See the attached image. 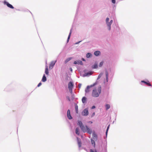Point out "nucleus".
Segmentation results:
<instances>
[{"instance_id":"9d476101","label":"nucleus","mask_w":152,"mask_h":152,"mask_svg":"<svg viewBox=\"0 0 152 152\" xmlns=\"http://www.w3.org/2000/svg\"><path fill=\"white\" fill-rule=\"evenodd\" d=\"M56 62V61H53L51 62L49 65V68L50 69H52L53 68Z\"/></svg>"},{"instance_id":"c9c22d12","label":"nucleus","mask_w":152,"mask_h":152,"mask_svg":"<svg viewBox=\"0 0 152 152\" xmlns=\"http://www.w3.org/2000/svg\"><path fill=\"white\" fill-rule=\"evenodd\" d=\"M95 108V106H93L92 107V109H94Z\"/></svg>"},{"instance_id":"473e14b6","label":"nucleus","mask_w":152,"mask_h":152,"mask_svg":"<svg viewBox=\"0 0 152 152\" xmlns=\"http://www.w3.org/2000/svg\"><path fill=\"white\" fill-rule=\"evenodd\" d=\"M112 2L113 3L115 4V0H112Z\"/></svg>"},{"instance_id":"1a4fd4ad","label":"nucleus","mask_w":152,"mask_h":152,"mask_svg":"<svg viewBox=\"0 0 152 152\" xmlns=\"http://www.w3.org/2000/svg\"><path fill=\"white\" fill-rule=\"evenodd\" d=\"M95 85V83L93 85H91L90 86H88L85 90V92L86 93L90 91L89 89L90 88L94 86Z\"/></svg>"},{"instance_id":"0eeeda50","label":"nucleus","mask_w":152,"mask_h":152,"mask_svg":"<svg viewBox=\"0 0 152 152\" xmlns=\"http://www.w3.org/2000/svg\"><path fill=\"white\" fill-rule=\"evenodd\" d=\"M4 4L6 5L8 7L12 9L14 8V7L11 4H10L8 2L6 1H4Z\"/></svg>"},{"instance_id":"dca6fc26","label":"nucleus","mask_w":152,"mask_h":152,"mask_svg":"<svg viewBox=\"0 0 152 152\" xmlns=\"http://www.w3.org/2000/svg\"><path fill=\"white\" fill-rule=\"evenodd\" d=\"M100 53V52L99 51H96L94 52V54L96 56H98L99 55Z\"/></svg>"},{"instance_id":"7ed1b4c3","label":"nucleus","mask_w":152,"mask_h":152,"mask_svg":"<svg viewBox=\"0 0 152 152\" xmlns=\"http://www.w3.org/2000/svg\"><path fill=\"white\" fill-rule=\"evenodd\" d=\"M96 143H91L90 145V152H97L95 148Z\"/></svg>"},{"instance_id":"72a5a7b5","label":"nucleus","mask_w":152,"mask_h":152,"mask_svg":"<svg viewBox=\"0 0 152 152\" xmlns=\"http://www.w3.org/2000/svg\"><path fill=\"white\" fill-rule=\"evenodd\" d=\"M74 64H78V63L77 62V61H75L74 63Z\"/></svg>"},{"instance_id":"20e7f679","label":"nucleus","mask_w":152,"mask_h":152,"mask_svg":"<svg viewBox=\"0 0 152 152\" xmlns=\"http://www.w3.org/2000/svg\"><path fill=\"white\" fill-rule=\"evenodd\" d=\"M92 138L91 139V142H95L96 141L97 139V135L94 133L92 134Z\"/></svg>"},{"instance_id":"4be33fe9","label":"nucleus","mask_w":152,"mask_h":152,"mask_svg":"<svg viewBox=\"0 0 152 152\" xmlns=\"http://www.w3.org/2000/svg\"><path fill=\"white\" fill-rule=\"evenodd\" d=\"M71 33H72V31H71V30L70 31V33L69 34V35L68 39H67V42H68L69 40V39L70 38V36H71Z\"/></svg>"},{"instance_id":"2f4dec72","label":"nucleus","mask_w":152,"mask_h":152,"mask_svg":"<svg viewBox=\"0 0 152 152\" xmlns=\"http://www.w3.org/2000/svg\"><path fill=\"white\" fill-rule=\"evenodd\" d=\"M42 85V83L40 82L37 85V87H39Z\"/></svg>"},{"instance_id":"f257e3e1","label":"nucleus","mask_w":152,"mask_h":152,"mask_svg":"<svg viewBox=\"0 0 152 152\" xmlns=\"http://www.w3.org/2000/svg\"><path fill=\"white\" fill-rule=\"evenodd\" d=\"M78 125L80 126L82 130L84 132H87L89 134L92 133V130L89 128L87 126L85 127L83 125L82 122L80 121H78Z\"/></svg>"},{"instance_id":"f704fd0d","label":"nucleus","mask_w":152,"mask_h":152,"mask_svg":"<svg viewBox=\"0 0 152 152\" xmlns=\"http://www.w3.org/2000/svg\"><path fill=\"white\" fill-rule=\"evenodd\" d=\"M66 98L69 101H70V99L68 96H67Z\"/></svg>"},{"instance_id":"cd10ccee","label":"nucleus","mask_w":152,"mask_h":152,"mask_svg":"<svg viewBox=\"0 0 152 152\" xmlns=\"http://www.w3.org/2000/svg\"><path fill=\"white\" fill-rule=\"evenodd\" d=\"M110 126V125H109L108 126V127H107V130H106V135H107V133L108 132V129H109Z\"/></svg>"},{"instance_id":"393cba45","label":"nucleus","mask_w":152,"mask_h":152,"mask_svg":"<svg viewBox=\"0 0 152 152\" xmlns=\"http://www.w3.org/2000/svg\"><path fill=\"white\" fill-rule=\"evenodd\" d=\"M92 74V72H89L86 75L87 76L91 75Z\"/></svg>"},{"instance_id":"9b49d317","label":"nucleus","mask_w":152,"mask_h":152,"mask_svg":"<svg viewBox=\"0 0 152 152\" xmlns=\"http://www.w3.org/2000/svg\"><path fill=\"white\" fill-rule=\"evenodd\" d=\"M67 117L69 119H72V117L70 115V110H68L67 111Z\"/></svg>"},{"instance_id":"39448f33","label":"nucleus","mask_w":152,"mask_h":152,"mask_svg":"<svg viewBox=\"0 0 152 152\" xmlns=\"http://www.w3.org/2000/svg\"><path fill=\"white\" fill-rule=\"evenodd\" d=\"M73 84L71 82H69L68 84V88L69 92L72 93V88L73 87Z\"/></svg>"},{"instance_id":"a878e982","label":"nucleus","mask_w":152,"mask_h":152,"mask_svg":"<svg viewBox=\"0 0 152 152\" xmlns=\"http://www.w3.org/2000/svg\"><path fill=\"white\" fill-rule=\"evenodd\" d=\"M103 64V61H102L101 62L100 64H99V67H101L102 66Z\"/></svg>"},{"instance_id":"bb28decb","label":"nucleus","mask_w":152,"mask_h":152,"mask_svg":"<svg viewBox=\"0 0 152 152\" xmlns=\"http://www.w3.org/2000/svg\"><path fill=\"white\" fill-rule=\"evenodd\" d=\"M106 80L107 81H108V73L107 72L106 73Z\"/></svg>"},{"instance_id":"6e6552de","label":"nucleus","mask_w":152,"mask_h":152,"mask_svg":"<svg viewBox=\"0 0 152 152\" xmlns=\"http://www.w3.org/2000/svg\"><path fill=\"white\" fill-rule=\"evenodd\" d=\"M78 143V145L79 150H81L82 149H84L85 150L86 149V148L84 147V145L82 144L83 143Z\"/></svg>"},{"instance_id":"423d86ee","label":"nucleus","mask_w":152,"mask_h":152,"mask_svg":"<svg viewBox=\"0 0 152 152\" xmlns=\"http://www.w3.org/2000/svg\"><path fill=\"white\" fill-rule=\"evenodd\" d=\"M88 114V108H86L83 111L82 115H83L86 116Z\"/></svg>"},{"instance_id":"79ce46f5","label":"nucleus","mask_w":152,"mask_h":152,"mask_svg":"<svg viewBox=\"0 0 152 152\" xmlns=\"http://www.w3.org/2000/svg\"><path fill=\"white\" fill-rule=\"evenodd\" d=\"M99 77H100L99 76H99H98V78Z\"/></svg>"},{"instance_id":"aec40b11","label":"nucleus","mask_w":152,"mask_h":152,"mask_svg":"<svg viewBox=\"0 0 152 152\" xmlns=\"http://www.w3.org/2000/svg\"><path fill=\"white\" fill-rule=\"evenodd\" d=\"M106 110H107L110 108V106L109 104H106L105 105Z\"/></svg>"},{"instance_id":"412c9836","label":"nucleus","mask_w":152,"mask_h":152,"mask_svg":"<svg viewBox=\"0 0 152 152\" xmlns=\"http://www.w3.org/2000/svg\"><path fill=\"white\" fill-rule=\"evenodd\" d=\"M98 67V65L97 64H95L92 66V68L93 69H96Z\"/></svg>"},{"instance_id":"ddd939ff","label":"nucleus","mask_w":152,"mask_h":152,"mask_svg":"<svg viewBox=\"0 0 152 152\" xmlns=\"http://www.w3.org/2000/svg\"><path fill=\"white\" fill-rule=\"evenodd\" d=\"M75 109L76 113H78V107L77 105V104H75Z\"/></svg>"},{"instance_id":"6ab92c4d","label":"nucleus","mask_w":152,"mask_h":152,"mask_svg":"<svg viewBox=\"0 0 152 152\" xmlns=\"http://www.w3.org/2000/svg\"><path fill=\"white\" fill-rule=\"evenodd\" d=\"M75 132L76 133L78 134L79 135L80 134V133L79 131V129L78 128H77L75 129Z\"/></svg>"},{"instance_id":"c85d7f7f","label":"nucleus","mask_w":152,"mask_h":152,"mask_svg":"<svg viewBox=\"0 0 152 152\" xmlns=\"http://www.w3.org/2000/svg\"><path fill=\"white\" fill-rule=\"evenodd\" d=\"M77 62H78V64H80L82 65L83 64V63L81 61H77Z\"/></svg>"},{"instance_id":"4468645a","label":"nucleus","mask_w":152,"mask_h":152,"mask_svg":"<svg viewBox=\"0 0 152 152\" xmlns=\"http://www.w3.org/2000/svg\"><path fill=\"white\" fill-rule=\"evenodd\" d=\"M86 99H87L86 97H83L82 99V102L83 103H86Z\"/></svg>"},{"instance_id":"b1692460","label":"nucleus","mask_w":152,"mask_h":152,"mask_svg":"<svg viewBox=\"0 0 152 152\" xmlns=\"http://www.w3.org/2000/svg\"><path fill=\"white\" fill-rule=\"evenodd\" d=\"M71 58H69L67 59L65 61V63H67L69 61H70V60H71Z\"/></svg>"},{"instance_id":"f8f14e48","label":"nucleus","mask_w":152,"mask_h":152,"mask_svg":"<svg viewBox=\"0 0 152 152\" xmlns=\"http://www.w3.org/2000/svg\"><path fill=\"white\" fill-rule=\"evenodd\" d=\"M141 82L142 83H144L146 84L147 86H151V84L150 83L149 81H148L147 82H146L144 80H142L141 81Z\"/></svg>"},{"instance_id":"2eb2a0df","label":"nucleus","mask_w":152,"mask_h":152,"mask_svg":"<svg viewBox=\"0 0 152 152\" xmlns=\"http://www.w3.org/2000/svg\"><path fill=\"white\" fill-rule=\"evenodd\" d=\"M45 73L46 75H48L49 71H48V66H46V68H45Z\"/></svg>"},{"instance_id":"4c0bfd02","label":"nucleus","mask_w":152,"mask_h":152,"mask_svg":"<svg viewBox=\"0 0 152 152\" xmlns=\"http://www.w3.org/2000/svg\"><path fill=\"white\" fill-rule=\"evenodd\" d=\"M78 86L79 88H80L81 86V84H79L78 85Z\"/></svg>"},{"instance_id":"f03ea898","label":"nucleus","mask_w":152,"mask_h":152,"mask_svg":"<svg viewBox=\"0 0 152 152\" xmlns=\"http://www.w3.org/2000/svg\"><path fill=\"white\" fill-rule=\"evenodd\" d=\"M101 92V86H99L97 88H94L93 90L92 96L94 97H98L100 94Z\"/></svg>"},{"instance_id":"5701e85b","label":"nucleus","mask_w":152,"mask_h":152,"mask_svg":"<svg viewBox=\"0 0 152 152\" xmlns=\"http://www.w3.org/2000/svg\"><path fill=\"white\" fill-rule=\"evenodd\" d=\"M91 55L90 53H88L86 54V57L87 58H89L91 56Z\"/></svg>"},{"instance_id":"58836bf2","label":"nucleus","mask_w":152,"mask_h":152,"mask_svg":"<svg viewBox=\"0 0 152 152\" xmlns=\"http://www.w3.org/2000/svg\"><path fill=\"white\" fill-rule=\"evenodd\" d=\"M69 69L70 70L71 72H72V69L71 68H70Z\"/></svg>"},{"instance_id":"a19ab883","label":"nucleus","mask_w":152,"mask_h":152,"mask_svg":"<svg viewBox=\"0 0 152 152\" xmlns=\"http://www.w3.org/2000/svg\"><path fill=\"white\" fill-rule=\"evenodd\" d=\"M105 145L106 146H107V143H106V144L105 145Z\"/></svg>"},{"instance_id":"7c9ffc66","label":"nucleus","mask_w":152,"mask_h":152,"mask_svg":"<svg viewBox=\"0 0 152 152\" xmlns=\"http://www.w3.org/2000/svg\"><path fill=\"white\" fill-rule=\"evenodd\" d=\"M109 20V18H107L106 19V23H107L108 22Z\"/></svg>"},{"instance_id":"f3484780","label":"nucleus","mask_w":152,"mask_h":152,"mask_svg":"<svg viewBox=\"0 0 152 152\" xmlns=\"http://www.w3.org/2000/svg\"><path fill=\"white\" fill-rule=\"evenodd\" d=\"M46 77L45 75H44L42 78V80L43 82H45L46 81Z\"/></svg>"},{"instance_id":"37998d69","label":"nucleus","mask_w":152,"mask_h":152,"mask_svg":"<svg viewBox=\"0 0 152 152\" xmlns=\"http://www.w3.org/2000/svg\"><path fill=\"white\" fill-rule=\"evenodd\" d=\"M83 61H84V59H83Z\"/></svg>"},{"instance_id":"e433bc0d","label":"nucleus","mask_w":152,"mask_h":152,"mask_svg":"<svg viewBox=\"0 0 152 152\" xmlns=\"http://www.w3.org/2000/svg\"><path fill=\"white\" fill-rule=\"evenodd\" d=\"M110 23H111V24H112V23H113V20H111L110 21Z\"/></svg>"},{"instance_id":"ea45409f","label":"nucleus","mask_w":152,"mask_h":152,"mask_svg":"<svg viewBox=\"0 0 152 152\" xmlns=\"http://www.w3.org/2000/svg\"><path fill=\"white\" fill-rule=\"evenodd\" d=\"M79 42H77V43H76V44H78L79 43Z\"/></svg>"},{"instance_id":"c756f323","label":"nucleus","mask_w":152,"mask_h":152,"mask_svg":"<svg viewBox=\"0 0 152 152\" xmlns=\"http://www.w3.org/2000/svg\"><path fill=\"white\" fill-rule=\"evenodd\" d=\"M95 112H94L93 114H92V115H91V118L93 117L95 115Z\"/></svg>"},{"instance_id":"a211bd4d","label":"nucleus","mask_w":152,"mask_h":152,"mask_svg":"<svg viewBox=\"0 0 152 152\" xmlns=\"http://www.w3.org/2000/svg\"><path fill=\"white\" fill-rule=\"evenodd\" d=\"M107 24L108 26V27L109 30H110L111 29V25L112 24L110 23V22H108L107 23Z\"/></svg>"}]
</instances>
